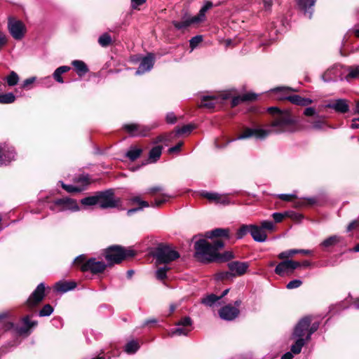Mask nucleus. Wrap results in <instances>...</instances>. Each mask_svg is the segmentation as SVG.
Segmentation results:
<instances>
[{
	"label": "nucleus",
	"mask_w": 359,
	"mask_h": 359,
	"mask_svg": "<svg viewBox=\"0 0 359 359\" xmlns=\"http://www.w3.org/2000/svg\"><path fill=\"white\" fill-rule=\"evenodd\" d=\"M227 266L235 277L244 275L247 272L250 264L247 262L232 261L229 262Z\"/></svg>",
	"instance_id": "f3484780"
},
{
	"label": "nucleus",
	"mask_w": 359,
	"mask_h": 359,
	"mask_svg": "<svg viewBox=\"0 0 359 359\" xmlns=\"http://www.w3.org/2000/svg\"><path fill=\"white\" fill-rule=\"evenodd\" d=\"M192 324V320L189 316H185L182 318L180 320H179L177 323H176L177 326H182V327H188L191 326Z\"/></svg>",
	"instance_id": "3c124183"
},
{
	"label": "nucleus",
	"mask_w": 359,
	"mask_h": 359,
	"mask_svg": "<svg viewBox=\"0 0 359 359\" xmlns=\"http://www.w3.org/2000/svg\"><path fill=\"white\" fill-rule=\"evenodd\" d=\"M77 283L75 281L60 280L55 284L54 290L58 292L65 293L75 289Z\"/></svg>",
	"instance_id": "393cba45"
},
{
	"label": "nucleus",
	"mask_w": 359,
	"mask_h": 359,
	"mask_svg": "<svg viewBox=\"0 0 359 359\" xmlns=\"http://www.w3.org/2000/svg\"><path fill=\"white\" fill-rule=\"evenodd\" d=\"M240 311L231 304L226 305L219 310V317L225 320H233L238 316Z\"/></svg>",
	"instance_id": "6ab92c4d"
},
{
	"label": "nucleus",
	"mask_w": 359,
	"mask_h": 359,
	"mask_svg": "<svg viewBox=\"0 0 359 359\" xmlns=\"http://www.w3.org/2000/svg\"><path fill=\"white\" fill-rule=\"evenodd\" d=\"M306 207H312L318 205V199L316 197L304 198Z\"/></svg>",
	"instance_id": "864d4df0"
},
{
	"label": "nucleus",
	"mask_w": 359,
	"mask_h": 359,
	"mask_svg": "<svg viewBox=\"0 0 359 359\" xmlns=\"http://www.w3.org/2000/svg\"><path fill=\"white\" fill-rule=\"evenodd\" d=\"M163 147L161 145L154 147L149 152V159L150 163H156L161 157Z\"/></svg>",
	"instance_id": "c85d7f7f"
},
{
	"label": "nucleus",
	"mask_w": 359,
	"mask_h": 359,
	"mask_svg": "<svg viewBox=\"0 0 359 359\" xmlns=\"http://www.w3.org/2000/svg\"><path fill=\"white\" fill-rule=\"evenodd\" d=\"M155 57L153 53H148L142 58L137 69V74H142L146 72L150 71L154 65Z\"/></svg>",
	"instance_id": "aec40b11"
},
{
	"label": "nucleus",
	"mask_w": 359,
	"mask_h": 359,
	"mask_svg": "<svg viewBox=\"0 0 359 359\" xmlns=\"http://www.w3.org/2000/svg\"><path fill=\"white\" fill-rule=\"evenodd\" d=\"M97 42L102 47H108L112 43V39L111 36L106 32L98 38Z\"/></svg>",
	"instance_id": "e433bc0d"
},
{
	"label": "nucleus",
	"mask_w": 359,
	"mask_h": 359,
	"mask_svg": "<svg viewBox=\"0 0 359 359\" xmlns=\"http://www.w3.org/2000/svg\"><path fill=\"white\" fill-rule=\"evenodd\" d=\"M217 97L214 95H205L201 98V107L207 109H213L217 104Z\"/></svg>",
	"instance_id": "cd10ccee"
},
{
	"label": "nucleus",
	"mask_w": 359,
	"mask_h": 359,
	"mask_svg": "<svg viewBox=\"0 0 359 359\" xmlns=\"http://www.w3.org/2000/svg\"><path fill=\"white\" fill-rule=\"evenodd\" d=\"M292 90L291 88L285 87H278L273 89V91L282 93L281 96L277 97L279 100H287L294 104L303 107L312 104L313 100L310 98L302 97L299 95H288L289 92Z\"/></svg>",
	"instance_id": "6e6552de"
},
{
	"label": "nucleus",
	"mask_w": 359,
	"mask_h": 359,
	"mask_svg": "<svg viewBox=\"0 0 359 359\" xmlns=\"http://www.w3.org/2000/svg\"><path fill=\"white\" fill-rule=\"evenodd\" d=\"M257 98V95L255 93H247L242 95L235 96L231 102V107L234 108L241 102H253Z\"/></svg>",
	"instance_id": "b1692460"
},
{
	"label": "nucleus",
	"mask_w": 359,
	"mask_h": 359,
	"mask_svg": "<svg viewBox=\"0 0 359 359\" xmlns=\"http://www.w3.org/2000/svg\"><path fill=\"white\" fill-rule=\"evenodd\" d=\"M152 128V127L138 123H127L124 124L122 127V129L132 137H145L149 133Z\"/></svg>",
	"instance_id": "f8f14e48"
},
{
	"label": "nucleus",
	"mask_w": 359,
	"mask_h": 359,
	"mask_svg": "<svg viewBox=\"0 0 359 359\" xmlns=\"http://www.w3.org/2000/svg\"><path fill=\"white\" fill-rule=\"evenodd\" d=\"M359 78V67L358 68H353L349 67L348 74L345 76L346 81H349L353 79Z\"/></svg>",
	"instance_id": "a18cd8bd"
},
{
	"label": "nucleus",
	"mask_w": 359,
	"mask_h": 359,
	"mask_svg": "<svg viewBox=\"0 0 359 359\" xmlns=\"http://www.w3.org/2000/svg\"><path fill=\"white\" fill-rule=\"evenodd\" d=\"M312 318L311 316H305L302 318L298 323L296 325L293 334L295 337L303 338L305 334V332H309V328L311 325Z\"/></svg>",
	"instance_id": "a211bd4d"
},
{
	"label": "nucleus",
	"mask_w": 359,
	"mask_h": 359,
	"mask_svg": "<svg viewBox=\"0 0 359 359\" xmlns=\"http://www.w3.org/2000/svg\"><path fill=\"white\" fill-rule=\"evenodd\" d=\"M15 158V153L5 144H0V165H6Z\"/></svg>",
	"instance_id": "5701e85b"
},
{
	"label": "nucleus",
	"mask_w": 359,
	"mask_h": 359,
	"mask_svg": "<svg viewBox=\"0 0 359 359\" xmlns=\"http://www.w3.org/2000/svg\"><path fill=\"white\" fill-rule=\"evenodd\" d=\"M163 190V187L161 186H155L150 187L147 189V193L151 196H154L157 193L161 192Z\"/></svg>",
	"instance_id": "680f3d73"
},
{
	"label": "nucleus",
	"mask_w": 359,
	"mask_h": 359,
	"mask_svg": "<svg viewBox=\"0 0 359 359\" xmlns=\"http://www.w3.org/2000/svg\"><path fill=\"white\" fill-rule=\"evenodd\" d=\"M251 224H242L237 230L236 233V240L241 239L248 233H250Z\"/></svg>",
	"instance_id": "473e14b6"
},
{
	"label": "nucleus",
	"mask_w": 359,
	"mask_h": 359,
	"mask_svg": "<svg viewBox=\"0 0 359 359\" xmlns=\"http://www.w3.org/2000/svg\"><path fill=\"white\" fill-rule=\"evenodd\" d=\"M72 66L74 67V70L79 76L82 77L86 75L88 72L89 69L87 65L82 60H75L72 62Z\"/></svg>",
	"instance_id": "bb28decb"
},
{
	"label": "nucleus",
	"mask_w": 359,
	"mask_h": 359,
	"mask_svg": "<svg viewBox=\"0 0 359 359\" xmlns=\"http://www.w3.org/2000/svg\"><path fill=\"white\" fill-rule=\"evenodd\" d=\"M147 0H130L131 7L135 10H140L139 6L143 5Z\"/></svg>",
	"instance_id": "e2e57ef3"
},
{
	"label": "nucleus",
	"mask_w": 359,
	"mask_h": 359,
	"mask_svg": "<svg viewBox=\"0 0 359 359\" xmlns=\"http://www.w3.org/2000/svg\"><path fill=\"white\" fill-rule=\"evenodd\" d=\"M170 270V268L164 266L163 267H160L156 271V278L159 280H163L167 278V272Z\"/></svg>",
	"instance_id": "79ce46f5"
},
{
	"label": "nucleus",
	"mask_w": 359,
	"mask_h": 359,
	"mask_svg": "<svg viewBox=\"0 0 359 359\" xmlns=\"http://www.w3.org/2000/svg\"><path fill=\"white\" fill-rule=\"evenodd\" d=\"M250 234L252 238L257 242H264L267 238L266 233L263 231L260 226L251 224Z\"/></svg>",
	"instance_id": "a878e982"
},
{
	"label": "nucleus",
	"mask_w": 359,
	"mask_h": 359,
	"mask_svg": "<svg viewBox=\"0 0 359 359\" xmlns=\"http://www.w3.org/2000/svg\"><path fill=\"white\" fill-rule=\"evenodd\" d=\"M286 217L290 218L294 222H300L304 216L302 214L297 213L294 211H285Z\"/></svg>",
	"instance_id": "49530a36"
},
{
	"label": "nucleus",
	"mask_w": 359,
	"mask_h": 359,
	"mask_svg": "<svg viewBox=\"0 0 359 359\" xmlns=\"http://www.w3.org/2000/svg\"><path fill=\"white\" fill-rule=\"evenodd\" d=\"M137 252L130 248H126L119 245H112L103 249L102 255L107 261L109 268L113 267L115 264H120L123 261L134 257Z\"/></svg>",
	"instance_id": "20e7f679"
},
{
	"label": "nucleus",
	"mask_w": 359,
	"mask_h": 359,
	"mask_svg": "<svg viewBox=\"0 0 359 359\" xmlns=\"http://www.w3.org/2000/svg\"><path fill=\"white\" fill-rule=\"evenodd\" d=\"M177 118L173 112L168 113L165 117V121L168 123L173 124L176 123Z\"/></svg>",
	"instance_id": "69168bd1"
},
{
	"label": "nucleus",
	"mask_w": 359,
	"mask_h": 359,
	"mask_svg": "<svg viewBox=\"0 0 359 359\" xmlns=\"http://www.w3.org/2000/svg\"><path fill=\"white\" fill-rule=\"evenodd\" d=\"M8 28L11 36L15 40L22 39L26 33V27L21 20H17L13 18H8Z\"/></svg>",
	"instance_id": "9b49d317"
},
{
	"label": "nucleus",
	"mask_w": 359,
	"mask_h": 359,
	"mask_svg": "<svg viewBox=\"0 0 359 359\" xmlns=\"http://www.w3.org/2000/svg\"><path fill=\"white\" fill-rule=\"evenodd\" d=\"M129 201L131 205L137 204L138 206L136 208L129 209L127 212L128 216H131L135 212L142 210L144 208H148L150 206L149 202L142 200L140 196H133L129 199ZM165 202L166 199L165 198L156 199L154 203H151V206L152 208H160Z\"/></svg>",
	"instance_id": "9d476101"
},
{
	"label": "nucleus",
	"mask_w": 359,
	"mask_h": 359,
	"mask_svg": "<svg viewBox=\"0 0 359 359\" xmlns=\"http://www.w3.org/2000/svg\"><path fill=\"white\" fill-rule=\"evenodd\" d=\"M318 327H319V323L315 322V323H313L312 324L311 323V325H310V327L309 328V333H308V334L306 336V339L307 340L311 338V335L312 334H313L316 331L318 330Z\"/></svg>",
	"instance_id": "052dcab7"
},
{
	"label": "nucleus",
	"mask_w": 359,
	"mask_h": 359,
	"mask_svg": "<svg viewBox=\"0 0 359 359\" xmlns=\"http://www.w3.org/2000/svg\"><path fill=\"white\" fill-rule=\"evenodd\" d=\"M151 255L155 259L156 264H168L180 258V253L173 250L170 245L158 243L152 248Z\"/></svg>",
	"instance_id": "39448f33"
},
{
	"label": "nucleus",
	"mask_w": 359,
	"mask_h": 359,
	"mask_svg": "<svg viewBox=\"0 0 359 359\" xmlns=\"http://www.w3.org/2000/svg\"><path fill=\"white\" fill-rule=\"evenodd\" d=\"M31 316L26 315L22 318L21 321L23 323L22 326H18L16 325L15 333L22 337H28L31 334L32 329L36 327L38 325L36 320H30Z\"/></svg>",
	"instance_id": "ddd939ff"
},
{
	"label": "nucleus",
	"mask_w": 359,
	"mask_h": 359,
	"mask_svg": "<svg viewBox=\"0 0 359 359\" xmlns=\"http://www.w3.org/2000/svg\"><path fill=\"white\" fill-rule=\"evenodd\" d=\"M184 142L182 141L179 142L175 146L172 147L168 149V151L169 154H174L180 151L181 150L182 147L183 146Z\"/></svg>",
	"instance_id": "0e129e2a"
},
{
	"label": "nucleus",
	"mask_w": 359,
	"mask_h": 359,
	"mask_svg": "<svg viewBox=\"0 0 359 359\" xmlns=\"http://www.w3.org/2000/svg\"><path fill=\"white\" fill-rule=\"evenodd\" d=\"M196 128V124L189 123L184 125L182 127L176 128V133L177 135H189Z\"/></svg>",
	"instance_id": "2f4dec72"
},
{
	"label": "nucleus",
	"mask_w": 359,
	"mask_h": 359,
	"mask_svg": "<svg viewBox=\"0 0 359 359\" xmlns=\"http://www.w3.org/2000/svg\"><path fill=\"white\" fill-rule=\"evenodd\" d=\"M5 80L9 86H14L18 84L19 81V76L15 72L11 71L5 78Z\"/></svg>",
	"instance_id": "4c0bfd02"
},
{
	"label": "nucleus",
	"mask_w": 359,
	"mask_h": 359,
	"mask_svg": "<svg viewBox=\"0 0 359 359\" xmlns=\"http://www.w3.org/2000/svg\"><path fill=\"white\" fill-rule=\"evenodd\" d=\"M143 150L141 148H137L136 147L131 146L130 149L126 152V157H127L130 161H135L140 157Z\"/></svg>",
	"instance_id": "7c9ffc66"
},
{
	"label": "nucleus",
	"mask_w": 359,
	"mask_h": 359,
	"mask_svg": "<svg viewBox=\"0 0 359 359\" xmlns=\"http://www.w3.org/2000/svg\"><path fill=\"white\" fill-rule=\"evenodd\" d=\"M61 187L63 189H65L68 193H79L83 190V188L74 187L73 185H69L61 182Z\"/></svg>",
	"instance_id": "37998d69"
},
{
	"label": "nucleus",
	"mask_w": 359,
	"mask_h": 359,
	"mask_svg": "<svg viewBox=\"0 0 359 359\" xmlns=\"http://www.w3.org/2000/svg\"><path fill=\"white\" fill-rule=\"evenodd\" d=\"M121 199L116 197L114 189L99 191L93 196H87L81 200V204L84 206L97 205L100 209L118 208L121 206Z\"/></svg>",
	"instance_id": "7ed1b4c3"
},
{
	"label": "nucleus",
	"mask_w": 359,
	"mask_h": 359,
	"mask_svg": "<svg viewBox=\"0 0 359 359\" xmlns=\"http://www.w3.org/2000/svg\"><path fill=\"white\" fill-rule=\"evenodd\" d=\"M198 195L201 198L208 200L210 203L224 205L230 204L229 195H222L217 193L208 192L207 191H201L198 193Z\"/></svg>",
	"instance_id": "2eb2a0df"
},
{
	"label": "nucleus",
	"mask_w": 359,
	"mask_h": 359,
	"mask_svg": "<svg viewBox=\"0 0 359 359\" xmlns=\"http://www.w3.org/2000/svg\"><path fill=\"white\" fill-rule=\"evenodd\" d=\"M233 277H234V276H233V273L231 271H222V272L217 273L216 274L217 280H222V281L228 280Z\"/></svg>",
	"instance_id": "c03bdc74"
},
{
	"label": "nucleus",
	"mask_w": 359,
	"mask_h": 359,
	"mask_svg": "<svg viewBox=\"0 0 359 359\" xmlns=\"http://www.w3.org/2000/svg\"><path fill=\"white\" fill-rule=\"evenodd\" d=\"M71 69L69 66H60L57 67L53 74V79L60 83H63L64 80L62 75Z\"/></svg>",
	"instance_id": "c756f323"
},
{
	"label": "nucleus",
	"mask_w": 359,
	"mask_h": 359,
	"mask_svg": "<svg viewBox=\"0 0 359 359\" xmlns=\"http://www.w3.org/2000/svg\"><path fill=\"white\" fill-rule=\"evenodd\" d=\"M15 100L16 97L13 93L0 94V104H11L13 103Z\"/></svg>",
	"instance_id": "c9c22d12"
},
{
	"label": "nucleus",
	"mask_w": 359,
	"mask_h": 359,
	"mask_svg": "<svg viewBox=\"0 0 359 359\" xmlns=\"http://www.w3.org/2000/svg\"><path fill=\"white\" fill-rule=\"evenodd\" d=\"M191 331L190 329L186 327H177L172 330V335H187L188 333Z\"/></svg>",
	"instance_id": "8fccbe9b"
},
{
	"label": "nucleus",
	"mask_w": 359,
	"mask_h": 359,
	"mask_svg": "<svg viewBox=\"0 0 359 359\" xmlns=\"http://www.w3.org/2000/svg\"><path fill=\"white\" fill-rule=\"evenodd\" d=\"M261 228L263 231L268 230L271 232H273L276 230V227L271 221L264 220L261 222Z\"/></svg>",
	"instance_id": "de8ad7c7"
},
{
	"label": "nucleus",
	"mask_w": 359,
	"mask_h": 359,
	"mask_svg": "<svg viewBox=\"0 0 359 359\" xmlns=\"http://www.w3.org/2000/svg\"><path fill=\"white\" fill-rule=\"evenodd\" d=\"M202 41L203 36L201 35L195 36L189 40V46L192 50H194Z\"/></svg>",
	"instance_id": "09e8293b"
},
{
	"label": "nucleus",
	"mask_w": 359,
	"mask_h": 359,
	"mask_svg": "<svg viewBox=\"0 0 359 359\" xmlns=\"http://www.w3.org/2000/svg\"><path fill=\"white\" fill-rule=\"evenodd\" d=\"M303 284L302 281L299 279H294L291 281H290L287 285L286 288L288 290H292L294 288H298Z\"/></svg>",
	"instance_id": "603ef678"
},
{
	"label": "nucleus",
	"mask_w": 359,
	"mask_h": 359,
	"mask_svg": "<svg viewBox=\"0 0 359 359\" xmlns=\"http://www.w3.org/2000/svg\"><path fill=\"white\" fill-rule=\"evenodd\" d=\"M348 102V100L346 99H337L335 100L332 103L326 104L325 108L332 109L336 112L339 114H346L348 113L350 110Z\"/></svg>",
	"instance_id": "412c9836"
},
{
	"label": "nucleus",
	"mask_w": 359,
	"mask_h": 359,
	"mask_svg": "<svg viewBox=\"0 0 359 359\" xmlns=\"http://www.w3.org/2000/svg\"><path fill=\"white\" fill-rule=\"evenodd\" d=\"M140 347L138 342L132 340L126 344L125 351L128 354H133L139 350Z\"/></svg>",
	"instance_id": "72a5a7b5"
},
{
	"label": "nucleus",
	"mask_w": 359,
	"mask_h": 359,
	"mask_svg": "<svg viewBox=\"0 0 359 359\" xmlns=\"http://www.w3.org/2000/svg\"><path fill=\"white\" fill-rule=\"evenodd\" d=\"M234 140H219V139H216L215 141V144L217 148L222 149L226 147L231 142Z\"/></svg>",
	"instance_id": "4d7b16f0"
},
{
	"label": "nucleus",
	"mask_w": 359,
	"mask_h": 359,
	"mask_svg": "<svg viewBox=\"0 0 359 359\" xmlns=\"http://www.w3.org/2000/svg\"><path fill=\"white\" fill-rule=\"evenodd\" d=\"M53 311V307L50 304H46L39 311L38 316L40 317L49 316Z\"/></svg>",
	"instance_id": "a19ab883"
},
{
	"label": "nucleus",
	"mask_w": 359,
	"mask_h": 359,
	"mask_svg": "<svg viewBox=\"0 0 359 359\" xmlns=\"http://www.w3.org/2000/svg\"><path fill=\"white\" fill-rule=\"evenodd\" d=\"M201 238L194 243V257L203 264H222L233 259L236 256L232 251L219 250L225 247V242L234 243L232 233L229 228H215L204 233L198 234Z\"/></svg>",
	"instance_id": "f257e3e1"
},
{
	"label": "nucleus",
	"mask_w": 359,
	"mask_h": 359,
	"mask_svg": "<svg viewBox=\"0 0 359 359\" xmlns=\"http://www.w3.org/2000/svg\"><path fill=\"white\" fill-rule=\"evenodd\" d=\"M219 299V297L218 296L210 294L207 295L205 297L201 299V303L204 305L212 306L216 302H217Z\"/></svg>",
	"instance_id": "58836bf2"
},
{
	"label": "nucleus",
	"mask_w": 359,
	"mask_h": 359,
	"mask_svg": "<svg viewBox=\"0 0 359 359\" xmlns=\"http://www.w3.org/2000/svg\"><path fill=\"white\" fill-rule=\"evenodd\" d=\"M359 227V220L355 219L353 220L347 226V231H351Z\"/></svg>",
	"instance_id": "774afa93"
},
{
	"label": "nucleus",
	"mask_w": 359,
	"mask_h": 359,
	"mask_svg": "<svg viewBox=\"0 0 359 359\" xmlns=\"http://www.w3.org/2000/svg\"><path fill=\"white\" fill-rule=\"evenodd\" d=\"M316 1V0H297V6L304 15L311 19L313 11L312 7L315 5Z\"/></svg>",
	"instance_id": "4be33fe9"
},
{
	"label": "nucleus",
	"mask_w": 359,
	"mask_h": 359,
	"mask_svg": "<svg viewBox=\"0 0 359 359\" xmlns=\"http://www.w3.org/2000/svg\"><path fill=\"white\" fill-rule=\"evenodd\" d=\"M298 338L299 339L291 346V352L294 354H299L305 343L303 338Z\"/></svg>",
	"instance_id": "ea45409f"
},
{
	"label": "nucleus",
	"mask_w": 359,
	"mask_h": 359,
	"mask_svg": "<svg viewBox=\"0 0 359 359\" xmlns=\"http://www.w3.org/2000/svg\"><path fill=\"white\" fill-rule=\"evenodd\" d=\"M212 6V3L208 1L200 9L198 13L196 15L191 17L187 13H185L182 17L181 21L173 20L172 21V25L175 27L176 29L183 31L193 24H198L203 21L205 13Z\"/></svg>",
	"instance_id": "0eeeda50"
},
{
	"label": "nucleus",
	"mask_w": 359,
	"mask_h": 359,
	"mask_svg": "<svg viewBox=\"0 0 359 359\" xmlns=\"http://www.w3.org/2000/svg\"><path fill=\"white\" fill-rule=\"evenodd\" d=\"M46 286L43 283H39L25 302V306L29 310L38 306L46 297Z\"/></svg>",
	"instance_id": "1a4fd4ad"
},
{
	"label": "nucleus",
	"mask_w": 359,
	"mask_h": 359,
	"mask_svg": "<svg viewBox=\"0 0 359 359\" xmlns=\"http://www.w3.org/2000/svg\"><path fill=\"white\" fill-rule=\"evenodd\" d=\"M35 77H30V78H28L27 79H25L22 86H21V88H23V89H28L29 88V86L30 85H32L34 81H35Z\"/></svg>",
	"instance_id": "338daca9"
},
{
	"label": "nucleus",
	"mask_w": 359,
	"mask_h": 359,
	"mask_svg": "<svg viewBox=\"0 0 359 359\" xmlns=\"http://www.w3.org/2000/svg\"><path fill=\"white\" fill-rule=\"evenodd\" d=\"M299 264L292 259H287L280 262L275 269V273L279 276H283L286 272L291 275L294 270L297 269Z\"/></svg>",
	"instance_id": "dca6fc26"
},
{
	"label": "nucleus",
	"mask_w": 359,
	"mask_h": 359,
	"mask_svg": "<svg viewBox=\"0 0 359 359\" xmlns=\"http://www.w3.org/2000/svg\"><path fill=\"white\" fill-rule=\"evenodd\" d=\"M277 197L284 201H292L294 199L297 198V196L295 194H278Z\"/></svg>",
	"instance_id": "5fc2aeb1"
},
{
	"label": "nucleus",
	"mask_w": 359,
	"mask_h": 359,
	"mask_svg": "<svg viewBox=\"0 0 359 359\" xmlns=\"http://www.w3.org/2000/svg\"><path fill=\"white\" fill-rule=\"evenodd\" d=\"M267 111L273 116V120L270 124V126L274 128L273 130L246 128L237 139L243 140L255 137L257 139L263 140L271 132L282 133H294L297 130L296 121L289 110H280L277 107H271L267 109Z\"/></svg>",
	"instance_id": "f03ea898"
},
{
	"label": "nucleus",
	"mask_w": 359,
	"mask_h": 359,
	"mask_svg": "<svg viewBox=\"0 0 359 359\" xmlns=\"http://www.w3.org/2000/svg\"><path fill=\"white\" fill-rule=\"evenodd\" d=\"M272 217L276 223H280L284 218H286L285 212H274L272 214Z\"/></svg>",
	"instance_id": "13d9d810"
},
{
	"label": "nucleus",
	"mask_w": 359,
	"mask_h": 359,
	"mask_svg": "<svg viewBox=\"0 0 359 359\" xmlns=\"http://www.w3.org/2000/svg\"><path fill=\"white\" fill-rule=\"evenodd\" d=\"M74 265L82 272L90 271L93 275L102 273L108 267L106 263L97 261L94 257L87 259L85 255L76 257L74 260Z\"/></svg>",
	"instance_id": "423d86ee"
},
{
	"label": "nucleus",
	"mask_w": 359,
	"mask_h": 359,
	"mask_svg": "<svg viewBox=\"0 0 359 359\" xmlns=\"http://www.w3.org/2000/svg\"><path fill=\"white\" fill-rule=\"evenodd\" d=\"M340 242V237L338 236L334 235L328 237L325 240L323 241L321 245L325 248H329L335 245L338 243Z\"/></svg>",
	"instance_id": "f704fd0d"
},
{
	"label": "nucleus",
	"mask_w": 359,
	"mask_h": 359,
	"mask_svg": "<svg viewBox=\"0 0 359 359\" xmlns=\"http://www.w3.org/2000/svg\"><path fill=\"white\" fill-rule=\"evenodd\" d=\"M75 182L81 183L83 186H87L90 183V178L88 175H80L75 180Z\"/></svg>",
	"instance_id": "6e6d98bb"
},
{
	"label": "nucleus",
	"mask_w": 359,
	"mask_h": 359,
	"mask_svg": "<svg viewBox=\"0 0 359 359\" xmlns=\"http://www.w3.org/2000/svg\"><path fill=\"white\" fill-rule=\"evenodd\" d=\"M297 252V251H296V250H290L288 251L282 252L278 255V258L281 259H287L295 255Z\"/></svg>",
	"instance_id": "bf43d9fd"
},
{
	"label": "nucleus",
	"mask_w": 359,
	"mask_h": 359,
	"mask_svg": "<svg viewBox=\"0 0 359 359\" xmlns=\"http://www.w3.org/2000/svg\"><path fill=\"white\" fill-rule=\"evenodd\" d=\"M55 206L60 207L59 211L65 210H70L72 211H79L80 208L75 199L68 197L56 199L53 201V205L50 207V209L55 210Z\"/></svg>",
	"instance_id": "4468645a"
}]
</instances>
